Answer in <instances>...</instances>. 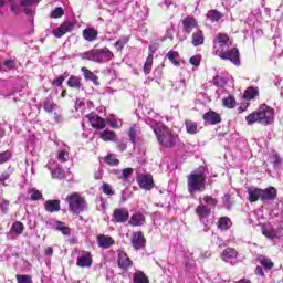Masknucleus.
<instances>
[{"mask_svg": "<svg viewBox=\"0 0 283 283\" xmlns=\"http://www.w3.org/2000/svg\"><path fill=\"white\" fill-rule=\"evenodd\" d=\"M44 253L45 255H54V249H52V247H48L44 249Z\"/></svg>", "mask_w": 283, "mask_h": 283, "instance_id": "63", "label": "nucleus"}, {"mask_svg": "<svg viewBox=\"0 0 283 283\" xmlns=\"http://www.w3.org/2000/svg\"><path fill=\"white\" fill-rule=\"evenodd\" d=\"M14 60H6L4 61V67H7L8 70H14Z\"/></svg>", "mask_w": 283, "mask_h": 283, "instance_id": "59", "label": "nucleus"}, {"mask_svg": "<svg viewBox=\"0 0 283 283\" xmlns=\"http://www.w3.org/2000/svg\"><path fill=\"white\" fill-rule=\"evenodd\" d=\"M275 109L266 104H260L258 109L245 116V122L248 125H264V127L273 123V116Z\"/></svg>", "mask_w": 283, "mask_h": 283, "instance_id": "2", "label": "nucleus"}, {"mask_svg": "<svg viewBox=\"0 0 283 283\" xmlns=\"http://www.w3.org/2000/svg\"><path fill=\"white\" fill-rule=\"evenodd\" d=\"M136 136H137L136 126H130L128 128V137L133 145H136Z\"/></svg>", "mask_w": 283, "mask_h": 283, "instance_id": "52", "label": "nucleus"}, {"mask_svg": "<svg viewBox=\"0 0 283 283\" xmlns=\"http://www.w3.org/2000/svg\"><path fill=\"white\" fill-rule=\"evenodd\" d=\"M83 61H92L93 63H99L101 59L98 55V49H92L81 54Z\"/></svg>", "mask_w": 283, "mask_h": 283, "instance_id": "18", "label": "nucleus"}, {"mask_svg": "<svg viewBox=\"0 0 283 283\" xmlns=\"http://www.w3.org/2000/svg\"><path fill=\"white\" fill-rule=\"evenodd\" d=\"M217 227L221 231H229V229H231V227H233V222L231 221V218H229V217H221V218H219V220L217 222Z\"/></svg>", "mask_w": 283, "mask_h": 283, "instance_id": "29", "label": "nucleus"}, {"mask_svg": "<svg viewBox=\"0 0 283 283\" xmlns=\"http://www.w3.org/2000/svg\"><path fill=\"white\" fill-rule=\"evenodd\" d=\"M83 107H85V102H83L81 99H76V102H75V111L78 112V109H83Z\"/></svg>", "mask_w": 283, "mask_h": 283, "instance_id": "60", "label": "nucleus"}, {"mask_svg": "<svg viewBox=\"0 0 283 283\" xmlns=\"http://www.w3.org/2000/svg\"><path fill=\"white\" fill-rule=\"evenodd\" d=\"M67 150L66 149H62L60 150V153L57 154V160H60V163H67Z\"/></svg>", "mask_w": 283, "mask_h": 283, "instance_id": "55", "label": "nucleus"}, {"mask_svg": "<svg viewBox=\"0 0 283 283\" xmlns=\"http://www.w3.org/2000/svg\"><path fill=\"white\" fill-rule=\"evenodd\" d=\"M129 43V36H122L117 42H115L114 48L117 52H123L126 44Z\"/></svg>", "mask_w": 283, "mask_h": 283, "instance_id": "38", "label": "nucleus"}, {"mask_svg": "<svg viewBox=\"0 0 283 283\" xmlns=\"http://www.w3.org/2000/svg\"><path fill=\"white\" fill-rule=\"evenodd\" d=\"M99 138L104 140V143H116L118 136L114 130H103L99 133Z\"/></svg>", "mask_w": 283, "mask_h": 283, "instance_id": "27", "label": "nucleus"}, {"mask_svg": "<svg viewBox=\"0 0 283 283\" xmlns=\"http://www.w3.org/2000/svg\"><path fill=\"white\" fill-rule=\"evenodd\" d=\"M235 258H238V250L233 248H227L221 253V260H223V262H227L228 260H233Z\"/></svg>", "mask_w": 283, "mask_h": 283, "instance_id": "34", "label": "nucleus"}, {"mask_svg": "<svg viewBox=\"0 0 283 283\" xmlns=\"http://www.w3.org/2000/svg\"><path fill=\"white\" fill-rule=\"evenodd\" d=\"M59 108V104L54 103V97L52 95H49L44 99L43 109L46 112V114H52L54 109Z\"/></svg>", "mask_w": 283, "mask_h": 283, "instance_id": "26", "label": "nucleus"}, {"mask_svg": "<svg viewBox=\"0 0 283 283\" xmlns=\"http://www.w3.org/2000/svg\"><path fill=\"white\" fill-rule=\"evenodd\" d=\"M145 222H147V219L145 218V214L137 212L132 214L128 224H130V227H143V224H145Z\"/></svg>", "mask_w": 283, "mask_h": 283, "instance_id": "21", "label": "nucleus"}, {"mask_svg": "<svg viewBox=\"0 0 283 283\" xmlns=\"http://www.w3.org/2000/svg\"><path fill=\"white\" fill-rule=\"evenodd\" d=\"M276 198H277V189H275V187L261 189V200L263 202L275 200Z\"/></svg>", "mask_w": 283, "mask_h": 283, "instance_id": "15", "label": "nucleus"}, {"mask_svg": "<svg viewBox=\"0 0 283 283\" xmlns=\"http://www.w3.org/2000/svg\"><path fill=\"white\" fill-rule=\"evenodd\" d=\"M65 78H67V76L65 75H60L59 77H56L55 80H53L51 82V85L53 87H61V85H63V83H65Z\"/></svg>", "mask_w": 283, "mask_h": 283, "instance_id": "53", "label": "nucleus"}, {"mask_svg": "<svg viewBox=\"0 0 283 283\" xmlns=\"http://www.w3.org/2000/svg\"><path fill=\"white\" fill-rule=\"evenodd\" d=\"M229 34L218 33L213 40V55L219 56L222 61H231L233 65H240V50L232 48L229 50Z\"/></svg>", "mask_w": 283, "mask_h": 283, "instance_id": "1", "label": "nucleus"}, {"mask_svg": "<svg viewBox=\"0 0 283 283\" xmlns=\"http://www.w3.org/2000/svg\"><path fill=\"white\" fill-rule=\"evenodd\" d=\"M134 283H149V277L145 274V272H136L133 276Z\"/></svg>", "mask_w": 283, "mask_h": 283, "instance_id": "41", "label": "nucleus"}, {"mask_svg": "<svg viewBox=\"0 0 283 283\" xmlns=\"http://www.w3.org/2000/svg\"><path fill=\"white\" fill-rule=\"evenodd\" d=\"M190 65H195V67H198L200 65V55H193L189 59Z\"/></svg>", "mask_w": 283, "mask_h": 283, "instance_id": "57", "label": "nucleus"}, {"mask_svg": "<svg viewBox=\"0 0 283 283\" xmlns=\"http://www.w3.org/2000/svg\"><path fill=\"white\" fill-rule=\"evenodd\" d=\"M93 129H105V118L96 115V113H90L86 115Z\"/></svg>", "mask_w": 283, "mask_h": 283, "instance_id": "14", "label": "nucleus"}, {"mask_svg": "<svg viewBox=\"0 0 283 283\" xmlns=\"http://www.w3.org/2000/svg\"><path fill=\"white\" fill-rule=\"evenodd\" d=\"M270 160L274 167V169H277L280 165H282V157H280V154L275 150L271 153Z\"/></svg>", "mask_w": 283, "mask_h": 283, "instance_id": "40", "label": "nucleus"}, {"mask_svg": "<svg viewBox=\"0 0 283 283\" xmlns=\"http://www.w3.org/2000/svg\"><path fill=\"white\" fill-rule=\"evenodd\" d=\"M137 185H139L140 189H145V191H151L156 184H154V176L150 174H142L137 177Z\"/></svg>", "mask_w": 283, "mask_h": 283, "instance_id": "8", "label": "nucleus"}, {"mask_svg": "<svg viewBox=\"0 0 283 283\" xmlns=\"http://www.w3.org/2000/svg\"><path fill=\"white\" fill-rule=\"evenodd\" d=\"M81 72H83L85 81H92L96 87L101 86L98 75L94 74V72H92L90 69L82 66Z\"/></svg>", "mask_w": 283, "mask_h": 283, "instance_id": "23", "label": "nucleus"}, {"mask_svg": "<svg viewBox=\"0 0 283 283\" xmlns=\"http://www.w3.org/2000/svg\"><path fill=\"white\" fill-rule=\"evenodd\" d=\"M43 198V193H41V191H39L38 189H33L32 193H31V200L33 201H39Z\"/></svg>", "mask_w": 283, "mask_h": 283, "instance_id": "56", "label": "nucleus"}, {"mask_svg": "<svg viewBox=\"0 0 283 283\" xmlns=\"http://www.w3.org/2000/svg\"><path fill=\"white\" fill-rule=\"evenodd\" d=\"M130 244L135 251H140V249H145V247H147V239L143 231L133 232Z\"/></svg>", "mask_w": 283, "mask_h": 283, "instance_id": "6", "label": "nucleus"}, {"mask_svg": "<svg viewBox=\"0 0 283 283\" xmlns=\"http://www.w3.org/2000/svg\"><path fill=\"white\" fill-rule=\"evenodd\" d=\"M52 178H57L59 180H63L65 178V170L62 168H55L51 171Z\"/></svg>", "mask_w": 283, "mask_h": 283, "instance_id": "48", "label": "nucleus"}, {"mask_svg": "<svg viewBox=\"0 0 283 283\" xmlns=\"http://www.w3.org/2000/svg\"><path fill=\"white\" fill-rule=\"evenodd\" d=\"M262 233H263V235H264L265 238H268L269 240L275 239V234H274L273 232L269 231V230H263Z\"/></svg>", "mask_w": 283, "mask_h": 283, "instance_id": "61", "label": "nucleus"}, {"mask_svg": "<svg viewBox=\"0 0 283 283\" xmlns=\"http://www.w3.org/2000/svg\"><path fill=\"white\" fill-rule=\"evenodd\" d=\"M202 119L206 127L209 125H220V123H222V115L216 113L213 109H209L202 115Z\"/></svg>", "mask_w": 283, "mask_h": 283, "instance_id": "9", "label": "nucleus"}, {"mask_svg": "<svg viewBox=\"0 0 283 283\" xmlns=\"http://www.w3.org/2000/svg\"><path fill=\"white\" fill-rule=\"evenodd\" d=\"M44 209L48 213H57L61 211V200L59 199H50L44 202Z\"/></svg>", "mask_w": 283, "mask_h": 283, "instance_id": "16", "label": "nucleus"}, {"mask_svg": "<svg viewBox=\"0 0 283 283\" xmlns=\"http://www.w3.org/2000/svg\"><path fill=\"white\" fill-rule=\"evenodd\" d=\"M113 220L118 224H124L129 220V210L127 208H116L113 212Z\"/></svg>", "mask_w": 283, "mask_h": 283, "instance_id": "13", "label": "nucleus"}, {"mask_svg": "<svg viewBox=\"0 0 283 283\" xmlns=\"http://www.w3.org/2000/svg\"><path fill=\"white\" fill-rule=\"evenodd\" d=\"M153 129L158 143L163 147H166L167 149L176 147V135L174 134V130L167 127V125L163 122H155Z\"/></svg>", "mask_w": 283, "mask_h": 283, "instance_id": "3", "label": "nucleus"}, {"mask_svg": "<svg viewBox=\"0 0 283 283\" xmlns=\"http://www.w3.org/2000/svg\"><path fill=\"white\" fill-rule=\"evenodd\" d=\"M66 85L71 87V90H81V87H83V82H81V77L71 75L66 82Z\"/></svg>", "mask_w": 283, "mask_h": 283, "instance_id": "32", "label": "nucleus"}, {"mask_svg": "<svg viewBox=\"0 0 283 283\" xmlns=\"http://www.w3.org/2000/svg\"><path fill=\"white\" fill-rule=\"evenodd\" d=\"M97 50L99 55V63H107L114 59V52H112L107 46Z\"/></svg>", "mask_w": 283, "mask_h": 283, "instance_id": "24", "label": "nucleus"}, {"mask_svg": "<svg viewBox=\"0 0 283 283\" xmlns=\"http://www.w3.org/2000/svg\"><path fill=\"white\" fill-rule=\"evenodd\" d=\"M74 28V22L65 21L59 28L53 29L52 34L55 36V39H61L62 36H65V34H67L69 32H72Z\"/></svg>", "mask_w": 283, "mask_h": 283, "instance_id": "12", "label": "nucleus"}, {"mask_svg": "<svg viewBox=\"0 0 283 283\" xmlns=\"http://www.w3.org/2000/svg\"><path fill=\"white\" fill-rule=\"evenodd\" d=\"M94 264V258L92 255V252L90 251H83L82 255L77 258L76 260V266L80 269H92V265Z\"/></svg>", "mask_w": 283, "mask_h": 283, "instance_id": "11", "label": "nucleus"}, {"mask_svg": "<svg viewBox=\"0 0 283 283\" xmlns=\"http://www.w3.org/2000/svg\"><path fill=\"white\" fill-rule=\"evenodd\" d=\"M256 262H259V264L264 269V271H271L275 266L273 260L262 254L256 256Z\"/></svg>", "mask_w": 283, "mask_h": 283, "instance_id": "22", "label": "nucleus"}, {"mask_svg": "<svg viewBox=\"0 0 283 283\" xmlns=\"http://www.w3.org/2000/svg\"><path fill=\"white\" fill-rule=\"evenodd\" d=\"M38 3H41V0H20V6L23 9L24 14H32V6H36Z\"/></svg>", "mask_w": 283, "mask_h": 283, "instance_id": "30", "label": "nucleus"}, {"mask_svg": "<svg viewBox=\"0 0 283 283\" xmlns=\"http://www.w3.org/2000/svg\"><path fill=\"white\" fill-rule=\"evenodd\" d=\"M116 244V241H114V238L107 237L105 234L97 235V245L101 249H109V247H114Z\"/></svg>", "mask_w": 283, "mask_h": 283, "instance_id": "17", "label": "nucleus"}, {"mask_svg": "<svg viewBox=\"0 0 283 283\" xmlns=\"http://www.w3.org/2000/svg\"><path fill=\"white\" fill-rule=\"evenodd\" d=\"M104 160L106 164L109 165V167H116V166L120 165V160L113 158L112 155H106L104 157Z\"/></svg>", "mask_w": 283, "mask_h": 283, "instance_id": "49", "label": "nucleus"}, {"mask_svg": "<svg viewBox=\"0 0 283 283\" xmlns=\"http://www.w3.org/2000/svg\"><path fill=\"white\" fill-rule=\"evenodd\" d=\"M156 50H158V44H151L149 45V52H148V56H150L151 52V59H154V52H156Z\"/></svg>", "mask_w": 283, "mask_h": 283, "instance_id": "62", "label": "nucleus"}, {"mask_svg": "<svg viewBox=\"0 0 283 283\" xmlns=\"http://www.w3.org/2000/svg\"><path fill=\"white\" fill-rule=\"evenodd\" d=\"M181 27L184 34H191L193 30H198V20L193 15H187L181 20Z\"/></svg>", "mask_w": 283, "mask_h": 283, "instance_id": "7", "label": "nucleus"}, {"mask_svg": "<svg viewBox=\"0 0 283 283\" xmlns=\"http://www.w3.org/2000/svg\"><path fill=\"white\" fill-rule=\"evenodd\" d=\"M63 14H65V10L62 7H56L51 13V19H61Z\"/></svg>", "mask_w": 283, "mask_h": 283, "instance_id": "50", "label": "nucleus"}, {"mask_svg": "<svg viewBox=\"0 0 283 283\" xmlns=\"http://www.w3.org/2000/svg\"><path fill=\"white\" fill-rule=\"evenodd\" d=\"M55 229H56V231H61V233H63V235L72 234V230H70V228L65 226V222L57 221Z\"/></svg>", "mask_w": 283, "mask_h": 283, "instance_id": "42", "label": "nucleus"}, {"mask_svg": "<svg viewBox=\"0 0 283 283\" xmlns=\"http://www.w3.org/2000/svg\"><path fill=\"white\" fill-rule=\"evenodd\" d=\"M185 126H186L187 134H190V135L198 134V123L191 119H186Z\"/></svg>", "mask_w": 283, "mask_h": 283, "instance_id": "35", "label": "nucleus"}, {"mask_svg": "<svg viewBox=\"0 0 283 283\" xmlns=\"http://www.w3.org/2000/svg\"><path fill=\"white\" fill-rule=\"evenodd\" d=\"M25 230V226H23V222L21 221H15L11 226V233H15V235H21L23 231Z\"/></svg>", "mask_w": 283, "mask_h": 283, "instance_id": "39", "label": "nucleus"}, {"mask_svg": "<svg viewBox=\"0 0 283 283\" xmlns=\"http://www.w3.org/2000/svg\"><path fill=\"white\" fill-rule=\"evenodd\" d=\"M82 36L85 41H88V43H94V41H97L98 39V30L94 28H86L83 30Z\"/></svg>", "mask_w": 283, "mask_h": 283, "instance_id": "19", "label": "nucleus"}, {"mask_svg": "<svg viewBox=\"0 0 283 283\" xmlns=\"http://www.w3.org/2000/svg\"><path fill=\"white\" fill-rule=\"evenodd\" d=\"M255 275H259L260 277H265L266 274H264V268L261 265H258L254 270Z\"/></svg>", "mask_w": 283, "mask_h": 283, "instance_id": "58", "label": "nucleus"}, {"mask_svg": "<svg viewBox=\"0 0 283 283\" xmlns=\"http://www.w3.org/2000/svg\"><path fill=\"white\" fill-rule=\"evenodd\" d=\"M153 52H150V55L147 56L146 62L143 67V72L145 76L151 74V67H154V57H151Z\"/></svg>", "mask_w": 283, "mask_h": 283, "instance_id": "37", "label": "nucleus"}, {"mask_svg": "<svg viewBox=\"0 0 283 283\" xmlns=\"http://www.w3.org/2000/svg\"><path fill=\"white\" fill-rule=\"evenodd\" d=\"M249 195V202H258L259 200H262V189L260 188H251L248 190Z\"/></svg>", "mask_w": 283, "mask_h": 283, "instance_id": "31", "label": "nucleus"}, {"mask_svg": "<svg viewBox=\"0 0 283 283\" xmlns=\"http://www.w3.org/2000/svg\"><path fill=\"white\" fill-rule=\"evenodd\" d=\"M117 253H118L117 254L118 269L128 271V269H132V266H134V261H132L127 252H125L124 250H119Z\"/></svg>", "mask_w": 283, "mask_h": 283, "instance_id": "10", "label": "nucleus"}, {"mask_svg": "<svg viewBox=\"0 0 283 283\" xmlns=\"http://www.w3.org/2000/svg\"><path fill=\"white\" fill-rule=\"evenodd\" d=\"M12 158V151L6 150L3 153H0V165H3L4 163H8Z\"/></svg>", "mask_w": 283, "mask_h": 283, "instance_id": "51", "label": "nucleus"}, {"mask_svg": "<svg viewBox=\"0 0 283 283\" xmlns=\"http://www.w3.org/2000/svg\"><path fill=\"white\" fill-rule=\"evenodd\" d=\"M203 202H206V205H208V207H212V209H216V207L218 206V199H216L209 195L203 197Z\"/></svg>", "mask_w": 283, "mask_h": 283, "instance_id": "47", "label": "nucleus"}, {"mask_svg": "<svg viewBox=\"0 0 283 283\" xmlns=\"http://www.w3.org/2000/svg\"><path fill=\"white\" fill-rule=\"evenodd\" d=\"M0 211L2 216H8V213H10V200L2 199L0 201Z\"/></svg>", "mask_w": 283, "mask_h": 283, "instance_id": "43", "label": "nucleus"}, {"mask_svg": "<svg viewBox=\"0 0 283 283\" xmlns=\"http://www.w3.org/2000/svg\"><path fill=\"white\" fill-rule=\"evenodd\" d=\"M166 56L175 67H180V61H178L180 53L178 51H169Z\"/></svg>", "mask_w": 283, "mask_h": 283, "instance_id": "36", "label": "nucleus"}, {"mask_svg": "<svg viewBox=\"0 0 283 283\" xmlns=\"http://www.w3.org/2000/svg\"><path fill=\"white\" fill-rule=\"evenodd\" d=\"M191 43L195 48H200V45H205V31L198 29L191 35Z\"/></svg>", "mask_w": 283, "mask_h": 283, "instance_id": "20", "label": "nucleus"}, {"mask_svg": "<svg viewBox=\"0 0 283 283\" xmlns=\"http://www.w3.org/2000/svg\"><path fill=\"white\" fill-rule=\"evenodd\" d=\"M15 280L17 283H34L30 274H17Z\"/></svg>", "mask_w": 283, "mask_h": 283, "instance_id": "45", "label": "nucleus"}, {"mask_svg": "<svg viewBox=\"0 0 283 283\" xmlns=\"http://www.w3.org/2000/svg\"><path fill=\"white\" fill-rule=\"evenodd\" d=\"M195 212L200 220H205L211 216V208H209V206L199 205L197 206Z\"/></svg>", "mask_w": 283, "mask_h": 283, "instance_id": "25", "label": "nucleus"}, {"mask_svg": "<svg viewBox=\"0 0 283 283\" xmlns=\"http://www.w3.org/2000/svg\"><path fill=\"white\" fill-rule=\"evenodd\" d=\"M2 182H6V180H10V174L8 172H3L1 176H0Z\"/></svg>", "mask_w": 283, "mask_h": 283, "instance_id": "64", "label": "nucleus"}, {"mask_svg": "<svg viewBox=\"0 0 283 283\" xmlns=\"http://www.w3.org/2000/svg\"><path fill=\"white\" fill-rule=\"evenodd\" d=\"M66 202L69 205V211H71V213H75V216L83 213V211L87 209V201L85 200V197L81 196L78 192L67 195Z\"/></svg>", "mask_w": 283, "mask_h": 283, "instance_id": "4", "label": "nucleus"}, {"mask_svg": "<svg viewBox=\"0 0 283 283\" xmlns=\"http://www.w3.org/2000/svg\"><path fill=\"white\" fill-rule=\"evenodd\" d=\"M132 174H134V168L123 169L119 180H127L132 176Z\"/></svg>", "mask_w": 283, "mask_h": 283, "instance_id": "54", "label": "nucleus"}, {"mask_svg": "<svg viewBox=\"0 0 283 283\" xmlns=\"http://www.w3.org/2000/svg\"><path fill=\"white\" fill-rule=\"evenodd\" d=\"M206 17L208 21H211V23H218V21H220L224 15L222 12L218 11V9H211L207 12Z\"/></svg>", "mask_w": 283, "mask_h": 283, "instance_id": "33", "label": "nucleus"}, {"mask_svg": "<svg viewBox=\"0 0 283 283\" xmlns=\"http://www.w3.org/2000/svg\"><path fill=\"white\" fill-rule=\"evenodd\" d=\"M102 191H103V193H105V196H115L116 195V190H114L112 185H109L107 182L102 184Z\"/></svg>", "mask_w": 283, "mask_h": 283, "instance_id": "46", "label": "nucleus"}, {"mask_svg": "<svg viewBox=\"0 0 283 283\" xmlns=\"http://www.w3.org/2000/svg\"><path fill=\"white\" fill-rule=\"evenodd\" d=\"M223 107H227L228 109H233L235 107V97L228 96L222 99Z\"/></svg>", "mask_w": 283, "mask_h": 283, "instance_id": "44", "label": "nucleus"}, {"mask_svg": "<svg viewBox=\"0 0 283 283\" xmlns=\"http://www.w3.org/2000/svg\"><path fill=\"white\" fill-rule=\"evenodd\" d=\"M205 180H207V176L203 172H199V174L191 172L188 176V182H187L188 191L190 193L202 192L206 189Z\"/></svg>", "mask_w": 283, "mask_h": 283, "instance_id": "5", "label": "nucleus"}, {"mask_svg": "<svg viewBox=\"0 0 283 283\" xmlns=\"http://www.w3.org/2000/svg\"><path fill=\"white\" fill-rule=\"evenodd\" d=\"M258 96H260V88L258 87H248L243 95L242 98L244 101H253L254 98H258Z\"/></svg>", "mask_w": 283, "mask_h": 283, "instance_id": "28", "label": "nucleus"}]
</instances>
